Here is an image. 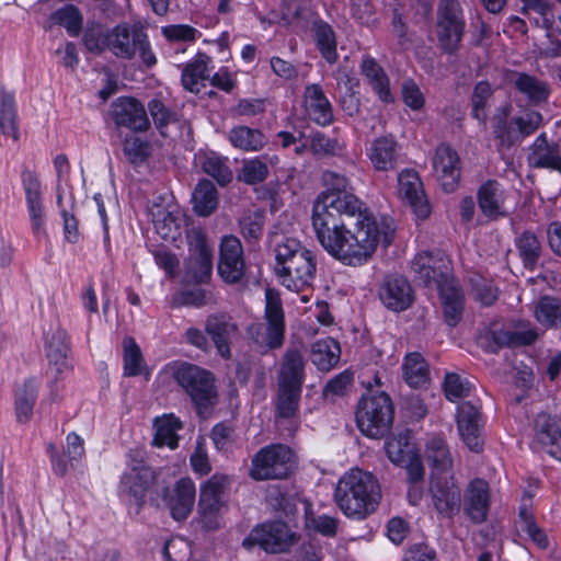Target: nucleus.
Wrapping results in <instances>:
<instances>
[{
    "label": "nucleus",
    "mask_w": 561,
    "mask_h": 561,
    "mask_svg": "<svg viewBox=\"0 0 561 561\" xmlns=\"http://www.w3.org/2000/svg\"><path fill=\"white\" fill-rule=\"evenodd\" d=\"M311 224L322 249L351 267L368 264L379 243L388 248L393 239L390 227L379 222L373 211L336 208L333 202L313 203Z\"/></svg>",
    "instance_id": "obj_1"
},
{
    "label": "nucleus",
    "mask_w": 561,
    "mask_h": 561,
    "mask_svg": "<svg viewBox=\"0 0 561 561\" xmlns=\"http://www.w3.org/2000/svg\"><path fill=\"white\" fill-rule=\"evenodd\" d=\"M381 499L378 480L368 471L351 469L337 481L334 501L348 518L363 520L373 514Z\"/></svg>",
    "instance_id": "obj_2"
},
{
    "label": "nucleus",
    "mask_w": 561,
    "mask_h": 561,
    "mask_svg": "<svg viewBox=\"0 0 561 561\" xmlns=\"http://www.w3.org/2000/svg\"><path fill=\"white\" fill-rule=\"evenodd\" d=\"M274 272L279 283L290 291L300 293L312 287L317 273V257L294 238H286L275 248Z\"/></svg>",
    "instance_id": "obj_3"
},
{
    "label": "nucleus",
    "mask_w": 561,
    "mask_h": 561,
    "mask_svg": "<svg viewBox=\"0 0 561 561\" xmlns=\"http://www.w3.org/2000/svg\"><path fill=\"white\" fill-rule=\"evenodd\" d=\"M172 378L187 396L199 417L208 415L217 405V379L211 370L190 362H175Z\"/></svg>",
    "instance_id": "obj_4"
},
{
    "label": "nucleus",
    "mask_w": 561,
    "mask_h": 561,
    "mask_svg": "<svg viewBox=\"0 0 561 561\" xmlns=\"http://www.w3.org/2000/svg\"><path fill=\"white\" fill-rule=\"evenodd\" d=\"M305 380L304 355L297 348H288L283 355L277 374L275 411L279 419L288 420L298 413Z\"/></svg>",
    "instance_id": "obj_5"
},
{
    "label": "nucleus",
    "mask_w": 561,
    "mask_h": 561,
    "mask_svg": "<svg viewBox=\"0 0 561 561\" xmlns=\"http://www.w3.org/2000/svg\"><path fill=\"white\" fill-rule=\"evenodd\" d=\"M394 414V403L390 394L368 387L356 404L355 423L365 437L380 439L390 433Z\"/></svg>",
    "instance_id": "obj_6"
},
{
    "label": "nucleus",
    "mask_w": 561,
    "mask_h": 561,
    "mask_svg": "<svg viewBox=\"0 0 561 561\" xmlns=\"http://www.w3.org/2000/svg\"><path fill=\"white\" fill-rule=\"evenodd\" d=\"M296 469L294 450L280 443L261 447L251 458L248 476L255 482L286 480Z\"/></svg>",
    "instance_id": "obj_7"
},
{
    "label": "nucleus",
    "mask_w": 561,
    "mask_h": 561,
    "mask_svg": "<svg viewBox=\"0 0 561 561\" xmlns=\"http://www.w3.org/2000/svg\"><path fill=\"white\" fill-rule=\"evenodd\" d=\"M465 11L457 0H440L436 11L434 33L443 55L455 56L466 35Z\"/></svg>",
    "instance_id": "obj_8"
},
{
    "label": "nucleus",
    "mask_w": 561,
    "mask_h": 561,
    "mask_svg": "<svg viewBox=\"0 0 561 561\" xmlns=\"http://www.w3.org/2000/svg\"><path fill=\"white\" fill-rule=\"evenodd\" d=\"M128 469L121 476L118 491L139 514L147 503V494L156 481V473L138 451L128 454Z\"/></svg>",
    "instance_id": "obj_9"
},
{
    "label": "nucleus",
    "mask_w": 561,
    "mask_h": 561,
    "mask_svg": "<svg viewBox=\"0 0 561 561\" xmlns=\"http://www.w3.org/2000/svg\"><path fill=\"white\" fill-rule=\"evenodd\" d=\"M299 536L291 531L283 520H267L254 526L244 537L242 546L245 549L259 547L266 553L276 554L288 552L298 541Z\"/></svg>",
    "instance_id": "obj_10"
},
{
    "label": "nucleus",
    "mask_w": 561,
    "mask_h": 561,
    "mask_svg": "<svg viewBox=\"0 0 561 561\" xmlns=\"http://www.w3.org/2000/svg\"><path fill=\"white\" fill-rule=\"evenodd\" d=\"M325 191L321 192L313 203L324 205L333 202V206L342 209L369 210L365 203L355 195L350 179L336 171L325 170L322 173Z\"/></svg>",
    "instance_id": "obj_11"
},
{
    "label": "nucleus",
    "mask_w": 561,
    "mask_h": 561,
    "mask_svg": "<svg viewBox=\"0 0 561 561\" xmlns=\"http://www.w3.org/2000/svg\"><path fill=\"white\" fill-rule=\"evenodd\" d=\"M412 271L425 287L439 289L455 280L450 262L440 251L417 253L412 261Z\"/></svg>",
    "instance_id": "obj_12"
},
{
    "label": "nucleus",
    "mask_w": 561,
    "mask_h": 561,
    "mask_svg": "<svg viewBox=\"0 0 561 561\" xmlns=\"http://www.w3.org/2000/svg\"><path fill=\"white\" fill-rule=\"evenodd\" d=\"M378 298L382 306L400 313L410 309L415 300L414 289L409 279L401 274H386L378 286Z\"/></svg>",
    "instance_id": "obj_13"
},
{
    "label": "nucleus",
    "mask_w": 561,
    "mask_h": 561,
    "mask_svg": "<svg viewBox=\"0 0 561 561\" xmlns=\"http://www.w3.org/2000/svg\"><path fill=\"white\" fill-rule=\"evenodd\" d=\"M457 428L463 444L473 453H481L484 447L483 428L485 420L481 408L471 401H463L457 408Z\"/></svg>",
    "instance_id": "obj_14"
},
{
    "label": "nucleus",
    "mask_w": 561,
    "mask_h": 561,
    "mask_svg": "<svg viewBox=\"0 0 561 561\" xmlns=\"http://www.w3.org/2000/svg\"><path fill=\"white\" fill-rule=\"evenodd\" d=\"M492 505V494L489 482L482 478H473L463 491L461 507L465 517L473 525L488 520Z\"/></svg>",
    "instance_id": "obj_15"
},
{
    "label": "nucleus",
    "mask_w": 561,
    "mask_h": 561,
    "mask_svg": "<svg viewBox=\"0 0 561 561\" xmlns=\"http://www.w3.org/2000/svg\"><path fill=\"white\" fill-rule=\"evenodd\" d=\"M430 493L437 513L455 517L461 508V490L453 476L431 474Z\"/></svg>",
    "instance_id": "obj_16"
},
{
    "label": "nucleus",
    "mask_w": 561,
    "mask_h": 561,
    "mask_svg": "<svg viewBox=\"0 0 561 561\" xmlns=\"http://www.w3.org/2000/svg\"><path fill=\"white\" fill-rule=\"evenodd\" d=\"M217 271L226 284H238L245 275V261L240 240L234 236L222 238Z\"/></svg>",
    "instance_id": "obj_17"
},
{
    "label": "nucleus",
    "mask_w": 561,
    "mask_h": 561,
    "mask_svg": "<svg viewBox=\"0 0 561 561\" xmlns=\"http://www.w3.org/2000/svg\"><path fill=\"white\" fill-rule=\"evenodd\" d=\"M433 170L445 193H454L461 178V160L447 142H440L434 152Z\"/></svg>",
    "instance_id": "obj_18"
},
{
    "label": "nucleus",
    "mask_w": 561,
    "mask_h": 561,
    "mask_svg": "<svg viewBox=\"0 0 561 561\" xmlns=\"http://www.w3.org/2000/svg\"><path fill=\"white\" fill-rule=\"evenodd\" d=\"M264 319L266 321L264 345L271 351L280 348L286 334L285 311L279 294L271 288L265 290Z\"/></svg>",
    "instance_id": "obj_19"
},
{
    "label": "nucleus",
    "mask_w": 561,
    "mask_h": 561,
    "mask_svg": "<svg viewBox=\"0 0 561 561\" xmlns=\"http://www.w3.org/2000/svg\"><path fill=\"white\" fill-rule=\"evenodd\" d=\"M112 116L117 127L141 133L150 127L144 104L135 96H119L112 104Z\"/></svg>",
    "instance_id": "obj_20"
},
{
    "label": "nucleus",
    "mask_w": 561,
    "mask_h": 561,
    "mask_svg": "<svg viewBox=\"0 0 561 561\" xmlns=\"http://www.w3.org/2000/svg\"><path fill=\"white\" fill-rule=\"evenodd\" d=\"M398 191L400 197L412 208L417 219L428 218L431 206L425 197L417 172L411 169L402 170L398 175Z\"/></svg>",
    "instance_id": "obj_21"
},
{
    "label": "nucleus",
    "mask_w": 561,
    "mask_h": 561,
    "mask_svg": "<svg viewBox=\"0 0 561 561\" xmlns=\"http://www.w3.org/2000/svg\"><path fill=\"white\" fill-rule=\"evenodd\" d=\"M538 339L534 329L515 332L504 329H490L480 337L484 352L497 354L504 347L531 345Z\"/></svg>",
    "instance_id": "obj_22"
},
{
    "label": "nucleus",
    "mask_w": 561,
    "mask_h": 561,
    "mask_svg": "<svg viewBox=\"0 0 561 561\" xmlns=\"http://www.w3.org/2000/svg\"><path fill=\"white\" fill-rule=\"evenodd\" d=\"M280 19L284 25L296 33H306L320 16L310 0H282Z\"/></svg>",
    "instance_id": "obj_23"
},
{
    "label": "nucleus",
    "mask_w": 561,
    "mask_h": 561,
    "mask_svg": "<svg viewBox=\"0 0 561 561\" xmlns=\"http://www.w3.org/2000/svg\"><path fill=\"white\" fill-rule=\"evenodd\" d=\"M359 71L381 103H394L396 98L391 90L390 78L375 57L370 54H364L359 64Z\"/></svg>",
    "instance_id": "obj_24"
},
{
    "label": "nucleus",
    "mask_w": 561,
    "mask_h": 561,
    "mask_svg": "<svg viewBox=\"0 0 561 561\" xmlns=\"http://www.w3.org/2000/svg\"><path fill=\"white\" fill-rule=\"evenodd\" d=\"M213 274V251L203 233L195 237L186 265V277L195 284H206Z\"/></svg>",
    "instance_id": "obj_25"
},
{
    "label": "nucleus",
    "mask_w": 561,
    "mask_h": 561,
    "mask_svg": "<svg viewBox=\"0 0 561 561\" xmlns=\"http://www.w3.org/2000/svg\"><path fill=\"white\" fill-rule=\"evenodd\" d=\"M305 110L309 119L320 127H328L335 122L332 103L321 84H307L304 91Z\"/></svg>",
    "instance_id": "obj_26"
},
{
    "label": "nucleus",
    "mask_w": 561,
    "mask_h": 561,
    "mask_svg": "<svg viewBox=\"0 0 561 561\" xmlns=\"http://www.w3.org/2000/svg\"><path fill=\"white\" fill-rule=\"evenodd\" d=\"M366 156L375 171H393L399 162L400 145L392 135L379 136L370 142Z\"/></svg>",
    "instance_id": "obj_27"
},
{
    "label": "nucleus",
    "mask_w": 561,
    "mask_h": 561,
    "mask_svg": "<svg viewBox=\"0 0 561 561\" xmlns=\"http://www.w3.org/2000/svg\"><path fill=\"white\" fill-rule=\"evenodd\" d=\"M505 191L503 185L495 179H488L477 190V204L481 214L490 219L496 220L506 217L503 209Z\"/></svg>",
    "instance_id": "obj_28"
},
{
    "label": "nucleus",
    "mask_w": 561,
    "mask_h": 561,
    "mask_svg": "<svg viewBox=\"0 0 561 561\" xmlns=\"http://www.w3.org/2000/svg\"><path fill=\"white\" fill-rule=\"evenodd\" d=\"M196 497L195 483L191 478L179 479L172 493L164 497L171 517L176 522L185 520L193 511Z\"/></svg>",
    "instance_id": "obj_29"
},
{
    "label": "nucleus",
    "mask_w": 561,
    "mask_h": 561,
    "mask_svg": "<svg viewBox=\"0 0 561 561\" xmlns=\"http://www.w3.org/2000/svg\"><path fill=\"white\" fill-rule=\"evenodd\" d=\"M442 305L443 319L449 328H456L462 320L466 297L463 289L455 279L437 289Z\"/></svg>",
    "instance_id": "obj_30"
},
{
    "label": "nucleus",
    "mask_w": 561,
    "mask_h": 561,
    "mask_svg": "<svg viewBox=\"0 0 561 561\" xmlns=\"http://www.w3.org/2000/svg\"><path fill=\"white\" fill-rule=\"evenodd\" d=\"M536 439L543 450L557 460H561V426L556 416L540 413L535 420Z\"/></svg>",
    "instance_id": "obj_31"
},
{
    "label": "nucleus",
    "mask_w": 561,
    "mask_h": 561,
    "mask_svg": "<svg viewBox=\"0 0 561 561\" xmlns=\"http://www.w3.org/2000/svg\"><path fill=\"white\" fill-rule=\"evenodd\" d=\"M527 161L535 169H548L561 172L560 147L550 142L546 133L540 134L530 146Z\"/></svg>",
    "instance_id": "obj_32"
},
{
    "label": "nucleus",
    "mask_w": 561,
    "mask_h": 561,
    "mask_svg": "<svg viewBox=\"0 0 561 561\" xmlns=\"http://www.w3.org/2000/svg\"><path fill=\"white\" fill-rule=\"evenodd\" d=\"M312 41L321 57L329 64L339 61L337 37L333 26L319 16L310 26Z\"/></svg>",
    "instance_id": "obj_33"
},
{
    "label": "nucleus",
    "mask_w": 561,
    "mask_h": 561,
    "mask_svg": "<svg viewBox=\"0 0 561 561\" xmlns=\"http://www.w3.org/2000/svg\"><path fill=\"white\" fill-rule=\"evenodd\" d=\"M516 527L517 530L539 550L545 551L549 548V536L546 529L538 525L531 504H520L517 513Z\"/></svg>",
    "instance_id": "obj_34"
},
{
    "label": "nucleus",
    "mask_w": 561,
    "mask_h": 561,
    "mask_svg": "<svg viewBox=\"0 0 561 561\" xmlns=\"http://www.w3.org/2000/svg\"><path fill=\"white\" fill-rule=\"evenodd\" d=\"M44 348L49 365L56 366L57 374H60L71 351V339L67 330L58 327L47 334Z\"/></svg>",
    "instance_id": "obj_35"
},
{
    "label": "nucleus",
    "mask_w": 561,
    "mask_h": 561,
    "mask_svg": "<svg viewBox=\"0 0 561 561\" xmlns=\"http://www.w3.org/2000/svg\"><path fill=\"white\" fill-rule=\"evenodd\" d=\"M154 434L152 445L158 448L168 447L174 450L179 447V431L183 428V422L174 413H164L153 420Z\"/></svg>",
    "instance_id": "obj_36"
},
{
    "label": "nucleus",
    "mask_w": 561,
    "mask_h": 561,
    "mask_svg": "<svg viewBox=\"0 0 561 561\" xmlns=\"http://www.w3.org/2000/svg\"><path fill=\"white\" fill-rule=\"evenodd\" d=\"M39 382L31 376L23 380L14 393V412L19 424H26L33 416L34 407L38 397Z\"/></svg>",
    "instance_id": "obj_37"
},
{
    "label": "nucleus",
    "mask_w": 561,
    "mask_h": 561,
    "mask_svg": "<svg viewBox=\"0 0 561 561\" xmlns=\"http://www.w3.org/2000/svg\"><path fill=\"white\" fill-rule=\"evenodd\" d=\"M514 243L524 268L528 272H535L543 252L538 236L533 230L527 229L515 238Z\"/></svg>",
    "instance_id": "obj_38"
},
{
    "label": "nucleus",
    "mask_w": 561,
    "mask_h": 561,
    "mask_svg": "<svg viewBox=\"0 0 561 561\" xmlns=\"http://www.w3.org/2000/svg\"><path fill=\"white\" fill-rule=\"evenodd\" d=\"M144 31L141 27H130L128 24H118L111 30L108 50L117 58L131 59L136 55V33Z\"/></svg>",
    "instance_id": "obj_39"
},
{
    "label": "nucleus",
    "mask_w": 561,
    "mask_h": 561,
    "mask_svg": "<svg viewBox=\"0 0 561 561\" xmlns=\"http://www.w3.org/2000/svg\"><path fill=\"white\" fill-rule=\"evenodd\" d=\"M340 344L331 336L319 339L311 344V363L321 371H329L335 367L340 360Z\"/></svg>",
    "instance_id": "obj_40"
},
{
    "label": "nucleus",
    "mask_w": 561,
    "mask_h": 561,
    "mask_svg": "<svg viewBox=\"0 0 561 561\" xmlns=\"http://www.w3.org/2000/svg\"><path fill=\"white\" fill-rule=\"evenodd\" d=\"M236 329L237 327L225 320L222 316L211 314L206 320L205 331L210 336L218 354L225 359L231 357L229 340L231 331Z\"/></svg>",
    "instance_id": "obj_41"
},
{
    "label": "nucleus",
    "mask_w": 561,
    "mask_h": 561,
    "mask_svg": "<svg viewBox=\"0 0 561 561\" xmlns=\"http://www.w3.org/2000/svg\"><path fill=\"white\" fill-rule=\"evenodd\" d=\"M123 347V376L137 377L144 375L147 379L150 371L146 364L144 354L136 340L127 335L122 341Z\"/></svg>",
    "instance_id": "obj_42"
},
{
    "label": "nucleus",
    "mask_w": 561,
    "mask_h": 561,
    "mask_svg": "<svg viewBox=\"0 0 561 561\" xmlns=\"http://www.w3.org/2000/svg\"><path fill=\"white\" fill-rule=\"evenodd\" d=\"M0 130L15 141L20 139L15 92L7 91L4 87L0 91Z\"/></svg>",
    "instance_id": "obj_43"
},
{
    "label": "nucleus",
    "mask_w": 561,
    "mask_h": 561,
    "mask_svg": "<svg viewBox=\"0 0 561 561\" xmlns=\"http://www.w3.org/2000/svg\"><path fill=\"white\" fill-rule=\"evenodd\" d=\"M403 379L411 388L425 387L430 380V366L419 352H411L404 356L402 364Z\"/></svg>",
    "instance_id": "obj_44"
},
{
    "label": "nucleus",
    "mask_w": 561,
    "mask_h": 561,
    "mask_svg": "<svg viewBox=\"0 0 561 561\" xmlns=\"http://www.w3.org/2000/svg\"><path fill=\"white\" fill-rule=\"evenodd\" d=\"M209 56L204 51H198L195 57L187 61L181 73V83L185 91L191 93L198 92V82L209 79L208 62Z\"/></svg>",
    "instance_id": "obj_45"
},
{
    "label": "nucleus",
    "mask_w": 561,
    "mask_h": 561,
    "mask_svg": "<svg viewBox=\"0 0 561 561\" xmlns=\"http://www.w3.org/2000/svg\"><path fill=\"white\" fill-rule=\"evenodd\" d=\"M193 210L196 215L207 217L218 207V191L208 179H202L192 193Z\"/></svg>",
    "instance_id": "obj_46"
},
{
    "label": "nucleus",
    "mask_w": 561,
    "mask_h": 561,
    "mask_svg": "<svg viewBox=\"0 0 561 561\" xmlns=\"http://www.w3.org/2000/svg\"><path fill=\"white\" fill-rule=\"evenodd\" d=\"M425 459L432 473L439 474L448 471L453 466V458L447 442L439 436L432 437L425 448Z\"/></svg>",
    "instance_id": "obj_47"
},
{
    "label": "nucleus",
    "mask_w": 561,
    "mask_h": 561,
    "mask_svg": "<svg viewBox=\"0 0 561 561\" xmlns=\"http://www.w3.org/2000/svg\"><path fill=\"white\" fill-rule=\"evenodd\" d=\"M48 27L62 26L71 37H77L82 32L83 15L75 4H65L53 11L47 19Z\"/></svg>",
    "instance_id": "obj_48"
},
{
    "label": "nucleus",
    "mask_w": 561,
    "mask_h": 561,
    "mask_svg": "<svg viewBox=\"0 0 561 561\" xmlns=\"http://www.w3.org/2000/svg\"><path fill=\"white\" fill-rule=\"evenodd\" d=\"M230 144L242 151H260L266 145L265 134L245 125L234 126L229 131Z\"/></svg>",
    "instance_id": "obj_49"
},
{
    "label": "nucleus",
    "mask_w": 561,
    "mask_h": 561,
    "mask_svg": "<svg viewBox=\"0 0 561 561\" xmlns=\"http://www.w3.org/2000/svg\"><path fill=\"white\" fill-rule=\"evenodd\" d=\"M495 88L488 80L474 83L470 95V116L479 124L485 125L489 118V102L494 95Z\"/></svg>",
    "instance_id": "obj_50"
},
{
    "label": "nucleus",
    "mask_w": 561,
    "mask_h": 561,
    "mask_svg": "<svg viewBox=\"0 0 561 561\" xmlns=\"http://www.w3.org/2000/svg\"><path fill=\"white\" fill-rule=\"evenodd\" d=\"M514 87L534 104L546 102L550 94L546 82L540 81L535 76L527 72L516 73Z\"/></svg>",
    "instance_id": "obj_51"
},
{
    "label": "nucleus",
    "mask_w": 561,
    "mask_h": 561,
    "mask_svg": "<svg viewBox=\"0 0 561 561\" xmlns=\"http://www.w3.org/2000/svg\"><path fill=\"white\" fill-rule=\"evenodd\" d=\"M535 319L547 329L561 328V299L553 296H542L534 311Z\"/></svg>",
    "instance_id": "obj_52"
},
{
    "label": "nucleus",
    "mask_w": 561,
    "mask_h": 561,
    "mask_svg": "<svg viewBox=\"0 0 561 561\" xmlns=\"http://www.w3.org/2000/svg\"><path fill=\"white\" fill-rule=\"evenodd\" d=\"M209 437L215 449L222 455L231 454L238 439L236 428L229 421L216 423L210 430Z\"/></svg>",
    "instance_id": "obj_53"
},
{
    "label": "nucleus",
    "mask_w": 561,
    "mask_h": 561,
    "mask_svg": "<svg viewBox=\"0 0 561 561\" xmlns=\"http://www.w3.org/2000/svg\"><path fill=\"white\" fill-rule=\"evenodd\" d=\"M110 38L111 31L100 22H90L83 32L82 42L89 51L100 55L108 49Z\"/></svg>",
    "instance_id": "obj_54"
},
{
    "label": "nucleus",
    "mask_w": 561,
    "mask_h": 561,
    "mask_svg": "<svg viewBox=\"0 0 561 561\" xmlns=\"http://www.w3.org/2000/svg\"><path fill=\"white\" fill-rule=\"evenodd\" d=\"M25 206L33 237L37 241L47 239V214L44 199L27 202Z\"/></svg>",
    "instance_id": "obj_55"
},
{
    "label": "nucleus",
    "mask_w": 561,
    "mask_h": 561,
    "mask_svg": "<svg viewBox=\"0 0 561 561\" xmlns=\"http://www.w3.org/2000/svg\"><path fill=\"white\" fill-rule=\"evenodd\" d=\"M224 502H203L197 503V514L202 530L209 533L221 528L220 511Z\"/></svg>",
    "instance_id": "obj_56"
},
{
    "label": "nucleus",
    "mask_w": 561,
    "mask_h": 561,
    "mask_svg": "<svg viewBox=\"0 0 561 561\" xmlns=\"http://www.w3.org/2000/svg\"><path fill=\"white\" fill-rule=\"evenodd\" d=\"M123 152L129 163L141 165L151 156V146L148 140L141 139L138 136H129L123 142Z\"/></svg>",
    "instance_id": "obj_57"
},
{
    "label": "nucleus",
    "mask_w": 561,
    "mask_h": 561,
    "mask_svg": "<svg viewBox=\"0 0 561 561\" xmlns=\"http://www.w3.org/2000/svg\"><path fill=\"white\" fill-rule=\"evenodd\" d=\"M202 170L211 176L220 186H226L232 181V171L225 160L215 153L208 154L202 162Z\"/></svg>",
    "instance_id": "obj_58"
},
{
    "label": "nucleus",
    "mask_w": 561,
    "mask_h": 561,
    "mask_svg": "<svg viewBox=\"0 0 561 561\" xmlns=\"http://www.w3.org/2000/svg\"><path fill=\"white\" fill-rule=\"evenodd\" d=\"M148 110L153 124L161 136H165V129L170 124L178 122V114L168 107L160 99H152L148 102Z\"/></svg>",
    "instance_id": "obj_59"
},
{
    "label": "nucleus",
    "mask_w": 561,
    "mask_h": 561,
    "mask_svg": "<svg viewBox=\"0 0 561 561\" xmlns=\"http://www.w3.org/2000/svg\"><path fill=\"white\" fill-rule=\"evenodd\" d=\"M400 94L402 103L411 111L419 112L425 107V95L413 78H407L402 81Z\"/></svg>",
    "instance_id": "obj_60"
},
{
    "label": "nucleus",
    "mask_w": 561,
    "mask_h": 561,
    "mask_svg": "<svg viewBox=\"0 0 561 561\" xmlns=\"http://www.w3.org/2000/svg\"><path fill=\"white\" fill-rule=\"evenodd\" d=\"M350 12L360 25L374 27L378 23L376 5L371 0H350Z\"/></svg>",
    "instance_id": "obj_61"
},
{
    "label": "nucleus",
    "mask_w": 561,
    "mask_h": 561,
    "mask_svg": "<svg viewBox=\"0 0 561 561\" xmlns=\"http://www.w3.org/2000/svg\"><path fill=\"white\" fill-rule=\"evenodd\" d=\"M228 482V476L214 473L208 480L201 484L198 501L222 502V494Z\"/></svg>",
    "instance_id": "obj_62"
},
{
    "label": "nucleus",
    "mask_w": 561,
    "mask_h": 561,
    "mask_svg": "<svg viewBox=\"0 0 561 561\" xmlns=\"http://www.w3.org/2000/svg\"><path fill=\"white\" fill-rule=\"evenodd\" d=\"M21 185L25 196V203L44 199L43 184L38 173L23 165L21 170Z\"/></svg>",
    "instance_id": "obj_63"
},
{
    "label": "nucleus",
    "mask_w": 561,
    "mask_h": 561,
    "mask_svg": "<svg viewBox=\"0 0 561 561\" xmlns=\"http://www.w3.org/2000/svg\"><path fill=\"white\" fill-rule=\"evenodd\" d=\"M385 450L389 460L397 466H403L413 454L405 436L388 437L385 442Z\"/></svg>",
    "instance_id": "obj_64"
}]
</instances>
